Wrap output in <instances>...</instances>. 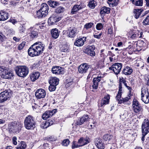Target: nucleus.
Listing matches in <instances>:
<instances>
[{
	"label": "nucleus",
	"instance_id": "nucleus-1",
	"mask_svg": "<svg viewBox=\"0 0 149 149\" xmlns=\"http://www.w3.org/2000/svg\"><path fill=\"white\" fill-rule=\"evenodd\" d=\"M45 49V45L41 42H36L29 49L28 53L31 56L40 55L42 54Z\"/></svg>",
	"mask_w": 149,
	"mask_h": 149
},
{
	"label": "nucleus",
	"instance_id": "nucleus-2",
	"mask_svg": "<svg viewBox=\"0 0 149 149\" xmlns=\"http://www.w3.org/2000/svg\"><path fill=\"white\" fill-rule=\"evenodd\" d=\"M25 128L29 130H33L36 125V121L35 118L31 115H28L26 117L24 121Z\"/></svg>",
	"mask_w": 149,
	"mask_h": 149
},
{
	"label": "nucleus",
	"instance_id": "nucleus-3",
	"mask_svg": "<svg viewBox=\"0 0 149 149\" xmlns=\"http://www.w3.org/2000/svg\"><path fill=\"white\" fill-rule=\"evenodd\" d=\"M14 70L17 75L22 78L26 77L29 72V68L26 66H17L15 68Z\"/></svg>",
	"mask_w": 149,
	"mask_h": 149
},
{
	"label": "nucleus",
	"instance_id": "nucleus-4",
	"mask_svg": "<svg viewBox=\"0 0 149 149\" xmlns=\"http://www.w3.org/2000/svg\"><path fill=\"white\" fill-rule=\"evenodd\" d=\"M0 74H2V77L5 79H12L14 76L13 73L10 69L4 66H0Z\"/></svg>",
	"mask_w": 149,
	"mask_h": 149
},
{
	"label": "nucleus",
	"instance_id": "nucleus-5",
	"mask_svg": "<svg viewBox=\"0 0 149 149\" xmlns=\"http://www.w3.org/2000/svg\"><path fill=\"white\" fill-rule=\"evenodd\" d=\"M49 7L46 3H43L41 5L40 9L37 11L35 15V17L39 18L45 17L48 14Z\"/></svg>",
	"mask_w": 149,
	"mask_h": 149
},
{
	"label": "nucleus",
	"instance_id": "nucleus-6",
	"mask_svg": "<svg viewBox=\"0 0 149 149\" xmlns=\"http://www.w3.org/2000/svg\"><path fill=\"white\" fill-rule=\"evenodd\" d=\"M10 91L5 90L0 94V102L3 103L5 101L9 100L11 95Z\"/></svg>",
	"mask_w": 149,
	"mask_h": 149
},
{
	"label": "nucleus",
	"instance_id": "nucleus-7",
	"mask_svg": "<svg viewBox=\"0 0 149 149\" xmlns=\"http://www.w3.org/2000/svg\"><path fill=\"white\" fill-rule=\"evenodd\" d=\"M22 127V125L20 124L12 123L9 127V131L11 133H19Z\"/></svg>",
	"mask_w": 149,
	"mask_h": 149
},
{
	"label": "nucleus",
	"instance_id": "nucleus-8",
	"mask_svg": "<svg viewBox=\"0 0 149 149\" xmlns=\"http://www.w3.org/2000/svg\"><path fill=\"white\" fill-rule=\"evenodd\" d=\"M61 19V18L56 13L52 15L49 18L48 23L49 25H52L58 22Z\"/></svg>",
	"mask_w": 149,
	"mask_h": 149
},
{
	"label": "nucleus",
	"instance_id": "nucleus-9",
	"mask_svg": "<svg viewBox=\"0 0 149 149\" xmlns=\"http://www.w3.org/2000/svg\"><path fill=\"white\" fill-rule=\"evenodd\" d=\"M142 132L147 134L149 132V121L148 119L144 120L141 126Z\"/></svg>",
	"mask_w": 149,
	"mask_h": 149
},
{
	"label": "nucleus",
	"instance_id": "nucleus-10",
	"mask_svg": "<svg viewBox=\"0 0 149 149\" xmlns=\"http://www.w3.org/2000/svg\"><path fill=\"white\" fill-rule=\"evenodd\" d=\"M133 108L134 111L136 113H138L143 110L142 107L140 104L136 100H134L132 104Z\"/></svg>",
	"mask_w": 149,
	"mask_h": 149
},
{
	"label": "nucleus",
	"instance_id": "nucleus-11",
	"mask_svg": "<svg viewBox=\"0 0 149 149\" xmlns=\"http://www.w3.org/2000/svg\"><path fill=\"white\" fill-rule=\"evenodd\" d=\"M57 111V109H53L52 110L47 111L43 114L42 118L43 119L46 120L56 113Z\"/></svg>",
	"mask_w": 149,
	"mask_h": 149
},
{
	"label": "nucleus",
	"instance_id": "nucleus-12",
	"mask_svg": "<svg viewBox=\"0 0 149 149\" xmlns=\"http://www.w3.org/2000/svg\"><path fill=\"white\" fill-rule=\"evenodd\" d=\"M29 36L31 39L36 38L38 34V30L37 29H34L33 27H31L28 30Z\"/></svg>",
	"mask_w": 149,
	"mask_h": 149
},
{
	"label": "nucleus",
	"instance_id": "nucleus-13",
	"mask_svg": "<svg viewBox=\"0 0 149 149\" xmlns=\"http://www.w3.org/2000/svg\"><path fill=\"white\" fill-rule=\"evenodd\" d=\"M95 49V47L94 45L89 46L85 49L84 52L91 56H94L95 55V52L94 51Z\"/></svg>",
	"mask_w": 149,
	"mask_h": 149
},
{
	"label": "nucleus",
	"instance_id": "nucleus-14",
	"mask_svg": "<svg viewBox=\"0 0 149 149\" xmlns=\"http://www.w3.org/2000/svg\"><path fill=\"white\" fill-rule=\"evenodd\" d=\"M35 95L38 99H40L44 98L46 95L45 91L42 89H39L36 91Z\"/></svg>",
	"mask_w": 149,
	"mask_h": 149
},
{
	"label": "nucleus",
	"instance_id": "nucleus-15",
	"mask_svg": "<svg viewBox=\"0 0 149 149\" xmlns=\"http://www.w3.org/2000/svg\"><path fill=\"white\" fill-rule=\"evenodd\" d=\"M86 37H83L82 38H77L74 42V44L77 47L82 46L86 41Z\"/></svg>",
	"mask_w": 149,
	"mask_h": 149
},
{
	"label": "nucleus",
	"instance_id": "nucleus-16",
	"mask_svg": "<svg viewBox=\"0 0 149 149\" xmlns=\"http://www.w3.org/2000/svg\"><path fill=\"white\" fill-rule=\"evenodd\" d=\"M68 36L71 38H74L77 33V29L74 27H70L68 29Z\"/></svg>",
	"mask_w": 149,
	"mask_h": 149
},
{
	"label": "nucleus",
	"instance_id": "nucleus-17",
	"mask_svg": "<svg viewBox=\"0 0 149 149\" xmlns=\"http://www.w3.org/2000/svg\"><path fill=\"white\" fill-rule=\"evenodd\" d=\"M63 68L58 66H54L52 69V72L56 74H62Z\"/></svg>",
	"mask_w": 149,
	"mask_h": 149
},
{
	"label": "nucleus",
	"instance_id": "nucleus-18",
	"mask_svg": "<svg viewBox=\"0 0 149 149\" xmlns=\"http://www.w3.org/2000/svg\"><path fill=\"white\" fill-rule=\"evenodd\" d=\"M89 139L88 137H81L78 140L77 143L80 145L81 146H82L89 143Z\"/></svg>",
	"mask_w": 149,
	"mask_h": 149
},
{
	"label": "nucleus",
	"instance_id": "nucleus-19",
	"mask_svg": "<svg viewBox=\"0 0 149 149\" xmlns=\"http://www.w3.org/2000/svg\"><path fill=\"white\" fill-rule=\"evenodd\" d=\"M40 75V73L38 72H35L31 73L29 77L31 80L32 81H34L39 78Z\"/></svg>",
	"mask_w": 149,
	"mask_h": 149
},
{
	"label": "nucleus",
	"instance_id": "nucleus-20",
	"mask_svg": "<svg viewBox=\"0 0 149 149\" xmlns=\"http://www.w3.org/2000/svg\"><path fill=\"white\" fill-rule=\"evenodd\" d=\"M110 97L109 95H107L104 96V97L101 100L100 106L104 107L105 105L109 104Z\"/></svg>",
	"mask_w": 149,
	"mask_h": 149
},
{
	"label": "nucleus",
	"instance_id": "nucleus-21",
	"mask_svg": "<svg viewBox=\"0 0 149 149\" xmlns=\"http://www.w3.org/2000/svg\"><path fill=\"white\" fill-rule=\"evenodd\" d=\"M114 66V67H113V66H112L111 67H109V69L110 70H113L116 74H118L120 72L122 66Z\"/></svg>",
	"mask_w": 149,
	"mask_h": 149
},
{
	"label": "nucleus",
	"instance_id": "nucleus-22",
	"mask_svg": "<svg viewBox=\"0 0 149 149\" xmlns=\"http://www.w3.org/2000/svg\"><path fill=\"white\" fill-rule=\"evenodd\" d=\"M88 115H84L82 117L80 118V120L75 123V125H80L83 124L85 122L88 120Z\"/></svg>",
	"mask_w": 149,
	"mask_h": 149
},
{
	"label": "nucleus",
	"instance_id": "nucleus-23",
	"mask_svg": "<svg viewBox=\"0 0 149 149\" xmlns=\"http://www.w3.org/2000/svg\"><path fill=\"white\" fill-rule=\"evenodd\" d=\"M103 139L105 141H108V142L110 143L112 142L113 139V135L108 134H105L103 136Z\"/></svg>",
	"mask_w": 149,
	"mask_h": 149
},
{
	"label": "nucleus",
	"instance_id": "nucleus-24",
	"mask_svg": "<svg viewBox=\"0 0 149 149\" xmlns=\"http://www.w3.org/2000/svg\"><path fill=\"white\" fill-rule=\"evenodd\" d=\"M59 79L56 77H52L50 80L49 83L53 85L57 86L59 84Z\"/></svg>",
	"mask_w": 149,
	"mask_h": 149
},
{
	"label": "nucleus",
	"instance_id": "nucleus-25",
	"mask_svg": "<svg viewBox=\"0 0 149 149\" xmlns=\"http://www.w3.org/2000/svg\"><path fill=\"white\" fill-rule=\"evenodd\" d=\"M8 18V14L3 11L0 12V21H4Z\"/></svg>",
	"mask_w": 149,
	"mask_h": 149
},
{
	"label": "nucleus",
	"instance_id": "nucleus-26",
	"mask_svg": "<svg viewBox=\"0 0 149 149\" xmlns=\"http://www.w3.org/2000/svg\"><path fill=\"white\" fill-rule=\"evenodd\" d=\"M81 6L77 4L75 5L72 9L71 13L72 14H75L77 11L81 9Z\"/></svg>",
	"mask_w": 149,
	"mask_h": 149
},
{
	"label": "nucleus",
	"instance_id": "nucleus-27",
	"mask_svg": "<svg viewBox=\"0 0 149 149\" xmlns=\"http://www.w3.org/2000/svg\"><path fill=\"white\" fill-rule=\"evenodd\" d=\"M52 37L55 39L57 38L59 36V32L57 29H53L51 31Z\"/></svg>",
	"mask_w": 149,
	"mask_h": 149
},
{
	"label": "nucleus",
	"instance_id": "nucleus-28",
	"mask_svg": "<svg viewBox=\"0 0 149 149\" xmlns=\"http://www.w3.org/2000/svg\"><path fill=\"white\" fill-rule=\"evenodd\" d=\"M110 13V8L105 6L102 7L100 11V14L101 15L109 14Z\"/></svg>",
	"mask_w": 149,
	"mask_h": 149
},
{
	"label": "nucleus",
	"instance_id": "nucleus-29",
	"mask_svg": "<svg viewBox=\"0 0 149 149\" xmlns=\"http://www.w3.org/2000/svg\"><path fill=\"white\" fill-rule=\"evenodd\" d=\"M88 68V66H79L78 71L80 73H85L86 72Z\"/></svg>",
	"mask_w": 149,
	"mask_h": 149
},
{
	"label": "nucleus",
	"instance_id": "nucleus-30",
	"mask_svg": "<svg viewBox=\"0 0 149 149\" xmlns=\"http://www.w3.org/2000/svg\"><path fill=\"white\" fill-rule=\"evenodd\" d=\"M133 71L132 69L127 66L125 68L123 71L124 74L126 75L130 74Z\"/></svg>",
	"mask_w": 149,
	"mask_h": 149
},
{
	"label": "nucleus",
	"instance_id": "nucleus-31",
	"mask_svg": "<svg viewBox=\"0 0 149 149\" xmlns=\"http://www.w3.org/2000/svg\"><path fill=\"white\" fill-rule=\"evenodd\" d=\"M132 4L134 5L137 6H142L143 1V0H131Z\"/></svg>",
	"mask_w": 149,
	"mask_h": 149
},
{
	"label": "nucleus",
	"instance_id": "nucleus-32",
	"mask_svg": "<svg viewBox=\"0 0 149 149\" xmlns=\"http://www.w3.org/2000/svg\"><path fill=\"white\" fill-rule=\"evenodd\" d=\"M97 5V3L96 1L94 0H90L88 4L89 7L92 9L94 8Z\"/></svg>",
	"mask_w": 149,
	"mask_h": 149
},
{
	"label": "nucleus",
	"instance_id": "nucleus-33",
	"mask_svg": "<svg viewBox=\"0 0 149 149\" xmlns=\"http://www.w3.org/2000/svg\"><path fill=\"white\" fill-rule=\"evenodd\" d=\"M48 3L50 6L53 8H54L55 7L59 5V3L52 0L48 1Z\"/></svg>",
	"mask_w": 149,
	"mask_h": 149
},
{
	"label": "nucleus",
	"instance_id": "nucleus-34",
	"mask_svg": "<svg viewBox=\"0 0 149 149\" xmlns=\"http://www.w3.org/2000/svg\"><path fill=\"white\" fill-rule=\"evenodd\" d=\"M135 17L137 19L139 18L140 15L141 11L140 9H135L133 12Z\"/></svg>",
	"mask_w": 149,
	"mask_h": 149
},
{
	"label": "nucleus",
	"instance_id": "nucleus-35",
	"mask_svg": "<svg viewBox=\"0 0 149 149\" xmlns=\"http://www.w3.org/2000/svg\"><path fill=\"white\" fill-rule=\"evenodd\" d=\"M26 145L25 142L22 141L18 145L17 149H25Z\"/></svg>",
	"mask_w": 149,
	"mask_h": 149
},
{
	"label": "nucleus",
	"instance_id": "nucleus-36",
	"mask_svg": "<svg viewBox=\"0 0 149 149\" xmlns=\"http://www.w3.org/2000/svg\"><path fill=\"white\" fill-rule=\"evenodd\" d=\"M141 97L149 95L148 90L145 88H142L141 93Z\"/></svg>",
	"mask_w": 149,
	"mask_h": 149
},
{
	"label": "nucleus",
	"instance_id": "nucleus-37",
	"mask_svg": "<svg viewBox=\"0 0 149 149\" xmlns=\"http://www.w3.org/2000/svg\"><path fill=\"white\" fill-rule=\"evenodd\" d=\"M69 47L67 45L65 44L63 45L61 48V51L67 52L69 51Z\"/></svg>",
	"mask_w": 149,
	"mask_h": 149
},
{
	"label": "nucleus",
	"instance_id": "nucleus-38",
	"mask_svg": "<svg viewBox=\"0 0 149 149\" xmlns=\"http://www.w3.org/2000/svg\"><path fill=\"white\" fill-rule=\"evenodd\" d=\"M141 100L145 103L147 104L149 103V95L141 97Z\"/></svg>",
	"mask_w": 149,
	"mask_h": 149
},
{
	"label": "nucleus",
	"instance_id": "nucleus-39",
	"mask_svg": "<svg viewBox=\"0 0 149 149\" xmlns=\"http://www.w3.org/2000/svg\"><path fill=\"white\" fill-rule=\"evenodd\" d=\"M18 29L19 32L21 33H24L26 29L24 24H20Z\"/></svg>",
	"mask_w": 149,
	"mask_h": 149
},
{
	"label": "nucleus",
	"instance_id": "nucleus-40",
	"mask_svg": "<svg viewBox=\"0 0 149 149\" xmlns=\"http://www.w3.org/2000/svg\"><path fill=\"white\" fill-rule=\"evenodd\" d=\"M65 10V9L64 7L59 6L55 10V12L57 13H63Z\"/></svg>",
	"mask_w": 149,
	"mask_h": 149
},
{
	"label": "nucleus",
	"instance_id": "nucleus-41",
	"mask_svg": "<svg viewBox=\"0 0 149 149\" xmlns=\"http://www.w3.org/2000/svg\"><path fill=\"white\" fill-rule=\"evenodd\" d=\"M126 112L127 115V120H130V119L133 116V113L131 110H129Z\"/></svg>",
	"mask_w": 149,
	"mask_h": 149
},
{
	"label": "nucleus",
	"instance_id": "nucleus-42",
	"mask_svg": "<svg viewBox=\"0 0 149 149\" xmlns=\"http://www.w3.org/2000/svg\"><path fill=\"white\" fill-rule=\"evenodd\" d=\"M81 147L79 144H78L77 142L74 141L72 143V149H74L75 148Z\"/></svg>",
	"mask_w": 149,
	"mask_h": 149
},
{
	"label": "nucleus",
	"instance_id": "nucleus-43",
	"mask_svg": "<svg viewBox=\"0 0 149 149\" xmlns=\"http://www.w3.org/2000/svg\"><path fill=\"white\" fill-rule=\"evenodd\" d=\"M142 23L144 25H149V15L143 20Z\"/></svg>",
	"mask_w": 149,
	"mask_h": 149
},
{
	"label": "nucleus",
	"instance_id": "nucleus-44",
	"mask_svg": "<svg viewBox=\"0 0 149 149\" xmlns=\"http://www.w3.org/2000/svg\"><path fill=\"white\" fill-rule=\"evenodd\" d=\"M93 24V23L91 22L87 23L84 25V28L88 30L91 28Z\"/></svg>",
	"mask_w": 149,
	"mask_h": 149
},
{
	"label": "nucleus",
	"instance_id": "nucleus-45",
	"mask_svg": "<svg viewBox=\"0 0 149 149\" xmlns=\"http://www.w3.org/2000/svg\"><path fill=\"white\" fill-rule=\"evenodd\" d=\"M70 143V141L68 139H66L64 140L62 142V145L64 146H67Z\"/></svg>",
	"mask_w": 149,
	"mask_h": 149
},
{
	"label": "nucleus",
	"instance_id": "nucleus-46",
	"mask_svg": "<svg viewBox=\"0 0 149 149\" xmlns=\"http://www.w3.org/2000/svg\"><path fill=\"white\" fill-rule=\"evenodd\" d=\"M26 43V42L25 41L22 42L18 46V49L19 50L22 49L25 45Z\"/></svg>",
	"mask_w": 149,
	"mask_h": 149
},
{
	"label": "nucleus",
	"instance_id": "nucleus-47",
	"mask_svg": "<svg viewBox=\"0 0 149 149\" xmlns=\"http://www.w3.org/2000/svg\"><path fill=\"white\" fill-rule=\"evenodd\" d=\"M126 112H125L123 114L120 115V118L122 120H125V119H127V116Z\"/></svg>",
	"mask_w": 149,
	"mask_h": 149
},
{
	"label": "nucleus",
	"instance_id": "nucleus-48",
	"mask_svg": "<svg viewBox=\"0 0 149 149\" xmlns=\"http://www.w3.org/2000/svg\"><path fill=\"white\" fill-rule=\"evenodd\" d=\"M98 86V83L97 82L93 80V84L92 86L93 89H97Z\"/></svg>",
	"mask_w": 149,
	"mask_h": 149
},
{
	"label": "nucleus",
	"instance_id": "nucleus-49",
	"mask_svg": "<svg viewBox=\"0 0 149 149\" xmlns=\"http://www.w3.org/2000/svg\"><path fill=\"white\" fill-rule=\"evenodd\" d=\"M129 99V98L126 97L124 98H122L121 100L119 101V104H120L127 102Z\"/></svg>",
	"mask_w": 149,
	"mask_h": 149
},
{
	"label": "nucleus",
	"instance_id": "nucleus-50",
	"mask_svg": "<svg viewBox=\"0 0 149 149\" xmlns=\"http://www.w3.org/2000/svg\"><path fill=\"white\" fill-rule=\"evenodd\" d=\"M56 88V86L55 85H53L51 84H50L49 86V89L50 91H54Z\"/></svg>",
	"mask_w": 149,
	"mask_h": 149
},
{
	"label": "nucleus",
	"instance_id": "nucleus-51",
	"mask_svg": "<svg viewBox=\"0 0 149 149\" xmlns=\"http://www.w3.org/2000/svg\"><path fill=\"white\" fill-rule=\"evenodd\" d=\"M47 139L49 141H54L56 140V138L52 136L47 137Z\"/></svg>",
	"mask_w": 149,
	"mask_h": 149
},
{
	"label": "nucleus",
	"instance_id": "nucleus-52",
	"mask_svg": "<svg viewBox=\"0 0 149 149\" xmlns=\"http://www.w3.org/2000/svg\"><path fill=\"white\" fill-rule=\"evenodd\" d=\"M122 94L120 93H118L117 95L116 96V99L117 101L118 102V103L119 104V101L121 100V96Z\"/></svg>",
	"mask_w": 149,
	"mask_h": 149
},
{
	"label": "nucleus",
	"instance_id": "nucleus-53",
	"mask_svg": "<svg viewBox=\"0 0 149 149\" xmlns=\"http://www.w3.org/2000/svg\"><path fill=\"white\" fill-rule=\"evenodd\" d=\"M101 143L100 144H98L97 147L99 149H104V144L102 142H100Z\"/></svg>",
	"mask_w": 149,
	"mask_h": 149
},
{
	"label": "nucleus",
	"instance_id": "nucleus-54",
	"mask_svg": "<svg viewBox=\"0 0 149 149\" xmlns=\"http://www.w3.org/2000/svg\"><path fill=\"white\" fill-rule=\"evenodd\" d=\"M41 127H43L44 129L47 128L49 126L48 123L47 122V120L46 121L45 123L42 124L41 125Z\"/></svg>",
	"mask_w": 149,
	"mask_h": 149
},
{
	"label": "nucleus",
	"instance_id": "nucleus-55",
	"mask_svg": "<svg viewBox=\"0 0 149 149\" xmlns=\"http://www.w3.org/2000/svg\"><path fill=\"white\" fill-rule=\"evenodd\" d=\"M103 28V25L101 23H98L96 26V28L98 30H100Z\"/></svg>",
	"mask_w": 149,
	"mask_h": 149
},
{
	"label": "nucleus",
	"instance_id": "nucleus-56",
	"mask_svg": "<svg viewBox=\"0 0 149 149\" xmlns=\"http://www.w3.org/2000/svg\"><path fill=\"white\" fill-rule=\"evenodd\" d=\"M100 142H102L101 139L99 138H97L95 139V144L96 146L97 147L98 144H100L101 143Z\"/></svg>",
	"mask_w": 149,
	"mask_h": 149
},
{
	"label": "nucleus",
	"instance_id": "nucleus-57",
	"mask_svg": "<svg viewBox=\"0 0 149 149\" xmlns=\"http://www.w3.org/2000/svg\"><path fill=\"white\" fill-rule=\"evenodd\" d=\"M100 142H102L101 139L99 138H97L95 139V144L96 146L97 147L98 144H100L101 143Z\"/></svg>",
	"mask_w": 149,
	"mask_h": 149
},
{
	"label": "nucleus",
	"instance_id": "nucleus-58",
	"mask_svg": "<svg viewBox=\"0 0 149 149\" xmlns=\"http://www.w3.org/2000/svg\"><path fill=\"white\" fill-rule=\"evenodd\" d=\"M100 142H102L101 139L99 138H97L95 139V144L96 146L97 147L98 144H100L101 143Z\"/></svg>",
	"mask_w": 149,
	"mask_h": 149
},
{
	"label": "nucleus",
	"instance_id": "nucleus-59",
	"mask_svg": "<svg viewBox=\"0 0 149 149\" xmlns=\"http://www.w3.org/2000/svg\"><path fill=\"white\" fill-rule=\"evenodd\" d=\"M139 34L137 33H135L132 35L131 38L132 39H136L139 36Z\"/></svg>",
	"mask_w": 149,
	"mask_h": 149
},
{
	"label": "nucleus",
	"instance_id": "nucleus-60",
	"mask_svg": "<svg viewBox=\"0 0 149 149\" xmlns=\"http://www.w3.org/2000/svg\"><path fill=\"white\" fill-rule=\"evenodd\" d=\"M13 144L16 145L17 144V143L16 141L17 140V138L16 137L14 136L13 138Z\"/></svg>",
	"mask_w": 149,
	"mask_h": 149
},
{
	"label": "nucleus",
	"instance_id": "nucleus-61",
	"mask_svg": "<svg viewBox=\"0 0 149 149\" xmlns=\"http://www.w3.org/2000/svg\"><path fill=\"white\" fill-rule=\"evenodd\" d=\"M119 0H114L113 3H112L113 6H116L117 5L119 2Z\"/></svg>",
	"mask_w": 149,
	"mask_h": 149
},
{
	"label": "nucleus",
	"instance_id": "nucleus-62",
	"mask_svg": "<svg viewBox=\"0 0 149 149\" xmlns=\"http://www.w3.org/2000/svg\"><path fill=\"white\" fill-rule=\"evenodd\" d=\"M47 122L48 123L49 126H50L53 124L54 120H47Z\"/></svg>",
	"mask_w": 149,
	"mask_h": 149
},
{
	"label": "nucleus",
	"instance_id": "nucleus-63",
	"mask_svg": "<svg viewBox=\"0 0 149 149\" xmlns=\"http://www.w3.org/2000/svg\"><path fill=\"white\" fill-rule=\"evenodd\" d=\"M100 77H97L96 78H93V80L94 81H95L97 82V83H98L100 81Z\"/></svg>",
	"mask_w": 149,
	"mask_h": 149
},
{
	"label": "nucleus",
	"instance_id": "nucleus-64",
	"mask_svg": "<svg viewBox=\"0 0 149 149\" xmlns=\"http://www.w3.org/2000/svg\"><path fill=\"white\" fill-rule=\"evenodd\" d=\"M1 2L3 4H8L10 1H9L8 0H1Z\"/></svg>",
	"mask_w": 149,
	"mask_h": 149
}]
</instances>
